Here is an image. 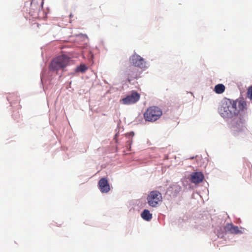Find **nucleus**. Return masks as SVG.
I'll use <instances>...</instances> for the list:
<instances>
[{
	"label": "nucleus",
	"mask_w": 252,
	"mask_h": 252,
	"mask_svg": "<svg viewBox=\"0 0 252 252\" xmlns=\"http://www.w3.org/2000/svg\"><path fill=\"white\" fill-rule=\"evenodd\" d=\"M70 17H72V15L71 14H70Z\"/></svg>",
	"instance_id": "a211bd4d"
},
{
	"label": "nucleus",
	"mask_w": 252,
	"mask_h": 252,
	"mask_svg": "<svg viewBox=\"0 0 252 252\" xmlns=\"http://www.w3.org/2000/svg\"><path fill=\"white\" fill-rule=\"evenodd\" d=\"M70 62V58L66 55L59 56L52 60L49 65V69L52 71L63 70L69 64Z\"/></svg>",
	"instance_id": "f257e3e1"
},
{
	"label": "nucleus",
	"mask_w": 252,
	"mask_h": 252,
	"mask_svg": "<svg viewBox=\"0 0 252 252\" xmlns=\"http://www.w3.org/2000/svg\"><path fill=\"white\" fill-rule=\"evenodd\" d=\"M225 90V87L222 84H219L215 86L214 91L216 94H222Z\"/></svg>",
	"instance_id": "4468645a"
},
{
	"label": "nucleus",
	"mask_w": 252,
	"mask_h": 252,
	"mask_svg": "<svg viewBox=\"0 0 252 252\" xmlns=\"http://www.w3.org/2000/svg\"><path fill=\"white\" fill-rule=\"evenodd\" d=\"M149 205L152 207H157L158 204L162 202V197L161 193L157 190H153L149 193L147 196Z\"/></svg>",
	"instance_id": "20e7f679"
},
{
	"label": "nucleus",
	"mask_w": 252,
	"mask_h": 252,
	"mask_svg": "<svg viewBox=\"0 0 252 252\" xmlns=\"http://www.w3.org/2000/svg\"><path fill=\"white\" fill-rule=\"evenodd\" d=\"M98 186L100 191L103 193H107L110 190L108 180L105 178H101L99 180Z\"/></svg>",
	"instance_id": "9d476101"
},
{
	"label": "nucleus",
	"mask_w": 252,
	"mask_h": 252,
	"mask_svg": "<svg viewBox=\"0 0 252 252\" xmlns=\"http://www.w3.org/2000/svg\"><path fill=\"white\" fill-rule=\"evenodd\" d=\"M140 95L136 91H132L130 94L126 95L121 101L125 105H130L136 103L140 99Z\"/></svg>",
	"instance_id": "423d86ee"
},
{
	"label": "nucleus",
	"mask_w": 252,
	"mask_h": 252,
	"mask_svg": "<svg viewBox=\"0 0 252 252\" xmlns=\"http://www.w3.org/2000/svg\"><path fill=\"white\" fill-rule=\"evenodd\" d=\"M234 131L235 132L243 131L246 128L245 126V121L244 120H240L237 121L233 126Z\"/></svg>",
	"instance_id": "9b49d317"
},
{
	"label": "nucleus",
	"mask_w": 252,
	"mask_h": 252,
	"mask_svg": "<svg viewBox=\"0 0 252 252\" xmlns=\"http://www.w3.org/2000/svg\"><path fill=\"white\" fill-rule=\"evenodd\" d=\"M224 229L226 231L232 234H240L242 233L237 226H234L232 223L227 224L225 226Z\"/></svg>",
	"instance_id": "f8f14e48"
},
{
	"label": "nucleus",
	"mask_w": 252,
	"mask_h": 252,
	"mask_svg": "<svg viewBox=\"0 0 252 252\" xmlns=\"http://www.w3.org/2000/svg\"><path fill=\"white\" fill-rule=\"evenodd\" d=\"M233 105L235 116L240 114L247 109V102L243 98L233 100Z\"/></svg>",
	"instance_id": "39448f33"
},
{
	"label": "nucleus",
	"mask_w": 252,
	"mask_h": 252,
	"mask_svg": "<svg viewBox=\"0 0 252 252\" xmlns=\"http://www.w3.org/2000/svg\"><path fill=\"white\" fill-rule=\"evenodd\" d=\"M162 115L160 108L157 106H151L147 108L144 113V118L146 121L155 122L159 119Z\"/></svg>",
	"instance_id": "7ed1b4c3"
},
{
	"label": "nucleus",
	"mask_w": 252,
	"mask_h": 252,
	"mask_svg": "<svg viewBox=\"0 0 252 252\" xmlns=\"http://www.w3.org/2000/svg\"><path fill=\"white\" fill-rule=\"evenodd\" d=\"M130 63L135 67L140 68L146 67V62L144 59L140 56L137 54L132 55L129 58Z\"/></svg>",
	"instance_id": "0eeeda50"
},
{
	"label": "nucleus",
	"mask_w": 252,
	"mask_h": 252,
	"mask_svg": "<svg viewBox=\"0 0 252 252\" xmlns=\"http://www.w3.org/2000/svg\"><path fill=\"white\" fill-rule=\"evenodd\" d=\"M88 69V67L84 64H81L79 66L76 67L75 69L76 72H85Z\"/></svg>",
	"instance_id": "2eb2a0df"
},
{
	"label": "nucleus",
	"mask_w": 252,
	"mask_h": 252,
	"mask_svg": "<svg viewBox=\"0 0 252 252\" xmlns=\"http://www.w3.org/2000/svg\"><path fill=\"white\" fill-rule=\"evenodd\" d=\"M219 113L223 118H228L235 116L233 100L230 99L225 100L219 109Z\"/></svg>",
	"instance_id": "f03ea898"
},
{
	"label": "nucleus",
	"mask_w": 252,
	"mask_h": 252,
	"mask_svg": "<svg viewBox=\"0 0 252 252\" xmlns=\"http://www.w3.org/2000/svg\"><path fill=\"white\" fill-rule=\"evenodd\" d=\"M247 95L249 98L252 99V85L248 89Z\"/></svg>",
	"instance_id": "f3484780"
},
{
	"label": "nucleus",
	"mask_w": 252,
	"mask_h": 252,
	"mask_svg": "<svg viewBox=\"0 0 252 252\" xmlns=\"http://www.w3.org/2000/svg\"><path fill=\"white\" fill-rule=\"evenodd\" d=\"M141 72L135 66H130L126 71V75L128 81L130 83L131 81L138 78Z\"/></svg>",
	"instance_id": "6e6552de"
},
{
	"label": "nucleus",
	"mask_w": 252,
	"mask_h": 252,
	"mask_svg": "<svg viewBox=\"0 0 252 252\" xmlns=\"http://www.w3.org/2000/svg\"><path fill=\"white\" fill-rule=\"evenodd\" d=\"M15 98V100L19 101V99L18 96L15 94H10L7 97V100L10 102V103L12 102V98Z\"/></svg>",
	"instance_id": "dca6fc26"
},
{
	"label": "nucleus",
	"mask_w": 252,
	"mask_h": 252,
	"mask_svg": "<svg viewBox=\"0 0 252 252\" xmlns=\"http://www.w3.org/2000/svg\"><path fill=\"white\" fill-rule=\"evenodd\" d=\"M204 177V175L202 172H195L191 174L190 181L193 184H197L203 181Z\"/></svg>",
	"instance_id": "1a4fd4ad"
},
{
	"label": "nucleus",
	"mask_w": 252,
	"mask_h": 252,
	"mask_svg": "<svg viewBox=\"0 0 252 252\" xmlns=\"http://www.w3.org/2000/svg\"><path fill=\"white\" fill-rule=\"evenodd\" d=\"M141 216L142 219L147 221L150 220L152 218V215L151 214L149 210L145 209L141 214Z\"/></svg>",
	"instance_id": "ddd939ff"
}]
</instances>
